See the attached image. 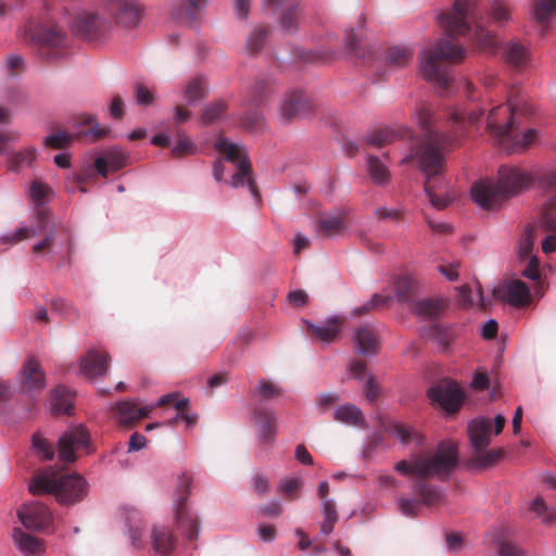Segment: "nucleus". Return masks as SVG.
Here are the masks:
<instances>
[{"label": "nucleus", "mask_w": 556, "mask_h": 556, "mask_svg": "<svg viewBox=\"0 0 556 556\" xmlns=\"http://www.w3.org/2000/svg\"><path fill=\"white\" fill-rule=\"evenodd\" d=\"M458 464L457 445L453 441L441 442L434 451L420 452L413 459H403L395 464L394 469L406 477L417 480L413 484L419 498L399 497L400 511L406 517H415L420 504L432 506L443 498L440 490L428 482L429 478L446 480Z\"/></svg>", "instance_id": "obj_1"}, {"label": "nucleus", "mask_w": 556, "mask_h": 556, "mask_svg": "<svg viewBox=\"0 0 556 556\" xmlns=\"http://www.w3.org/2000/svg\"><path fill=\"white\" fill-rule=\"evenodd\" d=\"M415 118L421 130L420 138L416 141L413 153L403 159V163L417 161L419 168L426 175L425 191L431 204L437 208H444L448 201L435 194V179L443 174L445 166V152L454 142L456 136L443 132L433 124L430 109L422 104Z\"/></svg>", "instance_id": "obj_2"}, {"label": "nucleus", "mask_w": 556, "mask_h": 556, "mask_svg": "<svg viewBox=\"0 0 556 556\" xmlns=\"http://www.w3.org/2000/svg\"><path fill=\"white\" fill-rule=\"evenodd\" d=\"M142 9L137 0H103V11H81L76 14L72 28L74 33L88 41L104 38L112 29L113 22L121 27L131 28L139 25Z\"/></svg>", "instance_id": "obj_3"}, {"label": "nucleus", "mask_w": 556, "mask_h": 556, "mask_svg": "<svg viewBox=\"0 0 556 556\" xmlns=\"http://www.w3.org/2000/svg\"><path fill=\"white\" fill-rule=\"evenodd\" d=\"M522 101L519 98V90L514 87L507 94L506 103L489 109L486 129L494 142L507 153L527 149L536 138L534 129H528L522 134L518 130L514 111L520 108Z\"/></svg>", "instance_id": "obj_4"}, {"label": "nucleus", "mask_w": 556, "mask_h": 556, "mask_svg": "<svg viewBox=\"0 0 556 556\" xmlns=\"http://www.w3.org/2000/svg\"><path fill=\"white\" fill-rule=\"evenodd\" d=\"M439 23L451 38L469 35L483 52L493 53L497 48L495 36L483 27L477 0H456L451 11L439 16Z\"/></svg>", "instance_id": "obj_5"}, {"label": "nucleus", "mask_w": 556, "mask_h": 556, "mask_svg": "<svg viewBox=\"0 0 556 556\" xmlns=\"http://www.w3.org/2000/svg\"><path fill=\"white\" fill-rule=\"evenodd\" d=\"M530 182L531 178L525 170L513 166H502L498 169L496 182L481 180L471 187V198L483 208H494L506 199L521 192Z\"/></svg>", "instance_id": "obj_6"}, {"label": "nucleus", "mask_w": 556, "mask_h": 556, "mask_svg": "<svg viewBox=\"0 0 556 556\" xmlns=\"http://www.w3.org/2000/svg\"><path fill=\"white\" fill-rule=\"evenodd\" d=\"M466 55L467 50L464 47L447 38L439 39L419 54L420 73L427 80L434 81L440 88L447 90L453 78L445 62L460 63Z\"/></svg>", "instance_id": "obj_7"}, {"label": "nucleus", "mask_w": 556, "mask_h": 556, "mask_svg": "<svg viewBox=\"0 0 556 556\" xmlns=\"http://www.w3.org/2000/svg\"><path fill=\"white\" fill-rule=\"evenodd\" d=\"M28 490L33 495L53 494L62 505H74L88 493V483L77 473L60 475L53 470L36 475Z\"/></svg>", "instance_id": "obj_8"}, {"label": "nucleus", "mask_w": 556, "mask_h": 556, "mask_svg": "<svg viewBox=\"0 0 556 556\" xmlns=\"http://www.w3.org/2000/svg\"><path fill=\"white\" fill-rule=\"evenodd\" d=\"M25 40L33 45L40 58L56 61L68 53L70 39L67 33L56 23L47 22L25 30Z\"/></svg>", "instance_id": "obj_9"}, {"label": "nucleus", "mask_w": 556, "mask_h": 556, "mask_svg": "<svg viewBox=\"0 0 556 556\" xmlns=\"http://www.w3.org/2000/svg\"><path fill=\"white\" fill-rule=\"evenodd\" d=\"M215 149L224 153L227 161L237 165V172L231 178V186L240 187L247 185L251 194L258 199L260 192L256 182L252 178V166L244 149L222 137L216 140Z\"/></svg>", "instance_id": "obj_10"}, {"label": "nucleus", "mask_w": 556, "mask_h": 556, "mask_svg": "<svg viewBox=\"0 0 556 556\" xmlns=\"http://www.w3.org/2000/svg\"><path fill=\"white\" fill-rule=\"evenodd\" d=\"M192 477L182 473L178 479L177 504H176V523L181 534L190 542L198 539L199 522L192 517L186 508V503L190 493Z\"/></svg>", "instance_id": "obj_11"}, {"label": "nucleus", "mask_w": 556, "mask_h": 556, "mask_svg": "<svg viewBox=\"0 0 556 556\" xmlns=\"http://www.w3.org/2000/svg\"><path fill=\"white\" fill-rule=\"evenodd\" d=\"M427 394L432 404L439 405L447 414L456 413L465 399L464 390L456 381L448 378L434 383Z\"/></svg>", "instance_id": "obj_12"}, {"label": "nucleus", "mask_w": 556, "mask_h": 556, "mask_svg": "<svg viewBox=\"0 0 556 556\" xmlns=\"http://www.w3.org/2000/svg\"><path fill=\"white\" fill-rule=\"evenodd\" d=\"M88 444V431L83 426L75 427L59 439V457L61 460L72 463L76 459L75 452L87 447Z\"/></svg>", "instance_id": "obj_13"}, {"label": "nucleus", "mask_w": 556, "mask_h": 556, "mask_svg": "<svg viewBox=\"0 0 556 556\" xmlns=\"http://www.w3.org/2000/svg\"><path fill=\"white\" fill-rule=\"evenodd\" d=\"M17 517L23 526L29 530H42L51 522L49 508L40 502L23 505L17 511Z\"/></svg>", "instance_id": "obj_14"}, {"label": "nucleus", "mask_w": 556, "mask_h": 556, "mask_svg": "<svg viewBox=\"0 0 556 556\" xmlns=\"http://www.w3.org/2000/svg\"><path fill=\"white\" fill-rule=\"evenodd\" d=\"M312 110L308 97L302 91L288 93L280 106V118L289 123L295 118L307 115Z\"/></svg>", "instance_id": "obj_15"}, {"label": "nucleus", "mask_w": 556, "mask_h": 556, "mask_svg": "<svg viewBox=\"0 0 556 556\" xmlns=\"http://www.w3.org/2000/svg\"><path fill=\"white\" fill-rule=\"evenodd\" d=\"M206 5V0H173L170 16L179 24L192 25Z\"/></svg>", "instance_id": "obj_16"}, {"label": "nucleus", "mask_w": 556, "mask_h": 556, "mask_svg": "<svg viewBox=\"0 0 556 556\" xmlns=\"http://www.w3.org/2000/svg\"><path fill=\"white\" fill-rule=\"evenodd\" d=\"M110 359L106 352L90 350L80 359V371L89 378L103 376L108 370Z\"/></svg>", "instance_id": "obj_17"}, {"label": "nucleus", "mask_w": 556, "mask_h": 556, "mask_svg": "<svg viewBox=\"0 0 556 556\" xmlns=\"http://www.w3.org/2000/svg\"><path fill=\"white\" fill-rule=\"evenodd\" d=\"M491 426V419L485 417H479L469 422L467 431L475 452H481L490 445Z\"/></svg>", "instance_id": "obj_18"}, {"label": "nucleus", "mask_w": 556, "mask_h": 556, "mask_svg": "<svg viewBox=\"0 0 556 556\" xmlns=\"http://www.w3.org/2000/svg\"><path fill=\"white\" fill-rule=\"evenodd\" d=\"M494 293L510 305L517 307L529 304L531 299L529 287L521 280H513L506 286L496 289Z\"/></svg>", "instance_id": "obj_19"}, {"label": "nucleus", "mask_w": 556, "mask_h": 556, "mask_svg": "<svg viewBox=\"0 0 556 556\" xmlns=\"http://www.w3.org/2000/svg\"><path fill=\"white\" fill-rule=\"evenodd\" d=\"M504 61L515 70H523L531 60V52L527 45L514 39L503 47Z\"/></svg>", "instance_id": "obj_20"}, {"label": "nucleus", "mask_w": 556, "mask_h": 556, "mask_svg": "<svg viewBox=\"0 0 556 556\" xmlns=\"http://www.w3.org/2000/svg\"><path fill=\"white\" fill-rule=\"evenodd\" d=\"M126 154L117 148L103 151L93 162L97 174L106 177L109 172H116L126 165Z\"/></svg>", "instance_id": "obj_21"}, {"label": "nucleus", "mask_w": 556, "mask_h": 556, "mask_svg": "<svg viewBox=\"0 0 556 556\" xmlns=\"http://www.w3.org/2000/svg\"><path fill=\"white\" fill-rule=\"evenodd\" d=\"M353 342L361 355L372 356L379 352L377 333L371 326L359 327L353 337Z\"/></svg>", "instance_id": "obj_22"}, {"label": "nucleus", "mask_w": 556, "mask_h": 556, "mask_svg": "<svg viewBox=\"0 0 556 556\" xmlns=\"http://www.w3.org/2000/svg\"><path fill=\"white\" fill-rule=\"evenodd\" d=\"M114 409L119 422L125 426H131L140 419L148 417L152 410V408L148 406L138 407L137 404L131 401L118 402Z\"/></svg>", "instance_id": "obj_23"}, {"label": "nucleus", "mask_w": 556, "mask_h": 556, "mask_svg": "<svg viewBox=\"0 0 556 556\" xmlns=\"http://www.w3.org/2000/svg\"><path fill=\"white\" fill-rule=\"evenodd\" d=\"M22 386L25 391H40L45 388V374L35 358H29L23 366Z\"/></svg>", "instance_id": "obj_24"}, {"label": "nucleus", "mask_w": 556, "mask_h": 556, "mask_svg": "<svg viewBox=\"0 0 556 556\" xmlns=\"http://www.w3.org/2000/svg\"><path fill=\"white\" fill-rule=\"evenodd\" d=\"M421 337L435 342L443 351H447L455 339V332L452 327L433 324L421 330Z\"/></svg>", "instance_id": "obj_25"}, {"label": "nucleus", "mask_w": 556, "mask_h": 556, "mask_svg": "<svg viewBox=\"0 0 556 556\" xmlns=\"http://www.w3.org/2000/svg\"><path fill=\"white\" fill-rule=\"evenodd\" d=\"M12 538L16 547L26 556L39 555L43 551V541L37 539L20 528H14Z\"/></svg>", "instance_id": "obj_26"}, {"label": "nucleus", "mask_w": 556, "mask_h": 556, "mask_svg": "<svg viewBox=\"0 0 556 556\" xmlns=\"http://www.w3.org/2000/svg\"><path fill=\"white\" fill-rule=\"evenodd\" d=\"M445 308L443 300L421 299L413 303V313L422 319L438 318Z\"/></svg>", "instance_id": "obj_27"}, {"label": "nucleus", "mask_w": 556, "mask_h": 556, "mask_svg": "<svg viewBox=\"0 0 556 556\" xmlns=\"http://www.w3.org/2000/svg\"><path fill=\"white\" fill-rule=\"evenodd\" d=\"M210 86L206 77L197 75L189 79L184 88V97L189 104L203 100L207 97Z\"/></svg>", "instance_id": "obj_28"}, {"label": "nucleus", "mask_w": 556, "mask_h": 556, "mask_svg": "<svg viewBox=\"0 0 556 556\" xmlns=\"http://www.w3.org/2000/svg\"><path fill=\"white\" fill-rule=\"evenodd\" d=\"M73 392L65 387H58L51 395V409L53 414L71 415L73 413Z\"/></svg>", "instance_id": "obj_29"}, {"label": "nucleus", "mask_w": 556, "mask_h": 556, "mask_svg": "<svg viewBox=\"0 0 556 556\" xmlns=\"http://www.w3.org/2000/svg\"><path fill=\"white\" fill-rule=\"evenodd\" d=\"M255 420L261 429V440L269 442L275 438L277 432V418L271 410L256 409Z\"/></svg>", "instance_id": "obj_30"}, {"label": "nucleus", "mask_w": 556, "mask_h": 556, "mask_svg": "<svg viewBox=\"0 0 556 556\" xmlns=\"http://www.w3.org/2000/svg\"><path fill=\"white\" fill-rule=\"evenodd\" d=\"M484 114V109L475 105L467 110H455L451 113V121L457 130L464 129L467 125H476Z\"/></svg>", "instance_id": "obj_31"}, {"label": "nucleus", "mask_w": 556, "mask_h": 556, "mask_svg": "<svg viewBox=\"0 0 556 556\" xmlns=\"http://www.w3.org/2000/svg\"><path fill=\"white\" fill-rule=\"evenodd\" d=\"M340 329L341 321L338 318H331L319 326L308 324V331L324 343L333 342L338 337Z\"/></svg>", "instance_id": "obj_32"}, {"label": "nucleus", "mask_w": 556, "mask_h": 556, "mask_svg": "<svg viewBox=\"0 0 556 556\" xmlns=\"http://www.w3.org/2000/svg\"><path fill=\"white\" fill-rule=\"evenodd\" d=\"M48 227V214L45 211L38 212V228L34 227H21L16 229L12 236H5L1 238L2 242L16 243L24 239L36 236L38 232L43 231Z\"/></svg>", "instance_id": "obj_33"}, {"label": "nucleus", "mask_w": 556, "mask_h": 556, "mask_svg": "<svg viewBox=\"0 0 556 556\" xmlns=\"http://www.w3.org/2000/svg\"><path fill=\"white\" fill-rule=\"evenodd\" d=\"M79 124L81 126H90L87 131H80L78 136L89 138L91 142H96L109 136L111 129L108 126H101L97 122V117L91 114H84L79 116Z\"/></svg>", "instance_id": "obj_34"}, {"label": "nucleus", "mask_w": 556, "mask_h": 556, "mask_svg": "<svg viewBox=\"0 0 556 556\" xmlns=\"http://www.w3.org/2000/svg\"><path fill=\"white\" fill-rule=\"evenodd\" d=\"M532 17L540 25L546 26L556 17V0H534Z\"/></svg>", "instance_id": "obj_35"}, {"label": "nucleus", "mask_w": 556, "mask_h": 556, "mask_svg": "<svg viewBox=\"0 0 556 556\" xmlns=\"http://www.w3.org/2000/svg\"><path fill=\"white\" fill-rule=\"evenodd\" d=\"M388 431L390 434L395 435L404 445L415 442L417 446H420L425 441L424 437L413 427L400 422L391 424Z\"/></svg>", "instance_id": "obj_36"}, {"label": "nucleus", "mask_w": 556, "mask_h": 556, "mask_svg": "<svg viewBox=\"0 0 556 556\" xmlns=\"http://www.w3.org/2000/svg\"><path fill=\"white\" fill-rule=\"evenodd\" d=\"M406 134H408L407 130H405V132H400L391 128H380L375 129L370 134H368L366 141L370 146L381 148L383 146L394 142L395 140L402 138Z\"/></svg>", "instance_id": "obj_37"}, {"label": "nucleus", "mask_w": 556, "mask_h": 556, "mask_svg": "<svg viewBox=\"0 0 556 556\" xmlns=\"http://www.w3.org/2000/svg\"><path fill=\"white\" fill-rule=\"evenodd\" d=\"M345 215L339 213L337 215H326L318 219V229L326 237H334L345 229Z\"/></svg>", "instance_id": "obj_38"}, {"label": "nucleus", "mask_w": 556, "mask_h": 556, "mask_svg": "<svg viewBox=\"0 0 556 556\" xmlns=\"http://www.w3.org/2000/svg\"><path fill=\"white\" fill-rule=\"evenodd\" d=\"M176 539L165 528H155L152 532L153 548L161 554L168 555L175 547Z\"/></svg>", "instance_id": "obj_39"}, {"label": "nucleus", "mask_w": 556, "mask_h": 556, "mask_svg": "<svg viewBox=\"0 0 556 556\" xmlns=\"http://www.w3.org/2000/svg\"><path fill=\"white\" fill-rule=\"evenodd\" d=\"M414 51L408 47L394 46L388 49L386 62L389 66L404 67L413 60Z\"/></svg>", "instance_id": "obj_40"}, {"label": "nucleus", "mask_w": 556, "mask_h": 556, "mask_svg": "<svg viewBox=\"0 0 556 556\" xmlns=\"http://www.w3.org/2000/svg\"><path fill=\"white\" fill-rule=\"evenodd\" d=\"M334 419L351 426H362L365 422L362 410L353 404L338 407L334 412Z\"/></svg>", "instance_id": "obj_41"}, {"label": "nucleus", "mask_w": 556, "mask_h": 556, "mask_svg": "<svg viewBox=\"0 0 556 556\" xmlns=\"http://www.w3.org/2000/svg\"><path fill=\"white\" fill-rule=\"evenodd\" d=\"M321 515L323 521L320 522V532L323 536L329 535L336 523L338 522L339 516L333 501H325L321 503Z\"/></svg>", "instance_id": "obj_42"}, {"label": "nucleus", "mask_w": 556, "mask_h": 556, "mask_svg": "<svg viewBox=\"0 0 556 556\" xmlns=\"http://www.w3.org/2000/svg\"><path fill=\"white\" fill-rule=\"evenodd\" d=\"M504 455L503 450H482L476 452V455L469 460V467L471 468H489L498 463Z\"/></svg>", "instance_id": "obj_43"}, {"label": "nucleus", "mask_w": 556, "mask_h": 556, "mask_svg": "<svg viewBox=\"0 0 556 556\" xmlns=\"http://www.w3.org/2000/svg\"><path fill=\"white\" fill-rule=\"evenodd\" d=\"M65 228L61 224H53L48 228L45 238L31 247V251L35 254H46L52 250V247L56 240V236L64 232Z\"/></svg>", "instance_id": "obj_44"}, {"label": "nucleus", "mask_w": 556, "mask_h": 556, "mask_svg": "<svg viewBox=\"0 0 556 556\" xmlns=\"http://www.w3.org/2000/svg\"><path fill=\"white\" fill-rule=\"evenodd\" d=\"M227 110L228 104L224 100L211 102L203 108L201 121L204 125H211L223 118Z\"/></svg>", "instance_id": "obj_45"}, {"label": "nucleus", "mask_w": 556, "mask_h": 556, "mask_svg": "<svg viewBox=\"0 0 556 556\" xmlns=\"http://www.w3.org/2000/svg\"><path fill=\"white\" fill-rule=\"evenodd\" d=\"M368 172L372 181L377 185H386L390 180L388 167L378 156L370 155L367 159Z\"/></svg>", "instance_id": "obj_46"}, {"label": "nucleus", "mask_w": 556, "mask_h": 556, "mask_svg": "<svg viewBox=\"0 0 556 556\" xmlns=\"http://www.w3.org/2000/svg\"><path fill=\"white\" fill-rule=\"evenodd\" d=\"M301 9L299 4H290L280 15V26L286 33H294L298 29L301 20Z\"/></svg>", "instance_id": "obj_47"}, {"label": "nucleus", "mask_w": 556, "mask_h": 556, "mask_svg": "<svg viewBox=\"0 0 556 556\" xmlns=\"http://www.w3.org/2000/svg\"><path fill=\"white\" fill-rule=\"evenodd\" d=\"M458 302L465 307L473 306L476 303L483 309L486 307L480 286L477 287L476 292H473L469 286L460 287L458 289Z\"/></svg>", "instance_id": "obj_48"}, {"label": "nucleus", "mask_w": 556, "mask_h": 556, "mask_svg": "<svg viewBox=\"0 0 556 556\" xmlns=\"http://www.w3.org/2000/svg\"><path fill=\"white\" fill-rule=\"evenodd\" d=\"M396 298L400 302H408L415 292L416 282L407 275L399 276L394 282Z\"/></svg>", "instance_id": "obj_49"}, {"label": "nucleus", "mask_w": 556, "mask_h": 556, "mask_svg": "<svg viewBox=\"0 0 556 556\" xmlns=\"http://www.w3.org/2000/svg\"><path fill=\"white\" fill-rule=\"evenodd\" d=\"M269 34V28L265 25L256 26L253 31L250 34L247 40V49L251 53H257L264 47V43Z\"/></svg>", "instance_id": "obj_50"}, {"label": "nucleus", "mask_w": 556, "mask_h": 556, "mask_svg": "<svg viewBox=\"0 0 556 556\" xmlns=\"http://www.w3.org/2000/svg\"><path fill=\"white\" fill-rule=\"evenodd\" d=\"M198 148L193 141L185 136L182 132L177 131V142L172 149V155L174 157H184L192 155L197 152Z\"/></svg>", "instance_id": "obj_51"}, {"label": "nucleus", "mask_w": 556, "mask_h": 556, "mask_svg": "<svg viewBox=\"0 0 556 556\" xmlns=\"http://www.w3.org/2000/svg\"><path fill=\"white\" fill-rule=\"evenodd\" d=\"M36 155L37 152L34 148L12 153L9 159L10 168L12 170H17L22 166H30L35 162Z\"/></svg>", "instance_id": "obj_52"}, {"label": "nucleus", "mask_w": 556, "mask_h": 556, "mask_svg": "<svg viewBox=\"0 0 556 556\" xmlns=\"http://www.w3.org/2000/svg\"><path fill=\"white\" fill-rule=\"evenodd\" d=\"M533 242H534V229L532 227H527L523 235L521 236L518 247H517V253L520 258L527 260L533 256L532 249H533Z\"/></svg>", "instance_id": "obj_53"}, {"label": "nucleus", "mask_w": 556, "mask_h": 556, "mask_svg": "<svg viewBox=\"0 0 556 556\" xmlns=\"http://www.w3.org/2000/svg\"><path fill=\"white\" fill-rule=\"evenodd\" d=\"M31 444L33 448L37 452L38 455H41L43 459L53 458V446L40 433L33 434Z\"/></svg>", "instance_id": "obj_54"}, {"label": "nucleus", "mask_w": 556, "mask_h": 556, "mask_svg": "<svg viewBox=\"0 0 556 556\" xmlns=\"http://www.w3.org/2000/svg\"><path fill=\"white\" fill-rule=\"evenodd\" d=\"M241 123L247 130L255 132L263 129L265 119L258 111H248Z\"/></svg>", "instance_id": "obj_55"}, {"label": "nucleus", "mask_w": 556, "mask_h": 556, "mask_svg": "<svg viewBox=\"0 0 556 556\" xmlns=\"http://www.w3.org/2000/svg\"><path fill=\"white\" fill-rule=\"evenodd\" d=\"M490 15L495 23L501 25L510 18V8L504 1L496 0L491 4Z\"/></svg>", "instance_id": "obj_56"}, {"label": "nucleus", "mask_w": 556, "mask_h": 556, "mask_svg": "<svg viewBox=\"0 0 556 556\" xmlns=\"http://www.w3.org/2000/svg\"><path fill=\"white\" fill-rule=\"evenodd\" d=\"M189 400L187 397H178V393H168L161 396L157 401V406L173 405L177 412L187 410L189 407Z\"/></svg>", "instance_id": "obj_57"}, {"label": "nucleus", "mask_w": 556, "mask_h": 556, "mask_svg": "<svg viewBox=\"0 0 556 556\" xmlns=\"http://www.w3.org/2000/svg\"><path fill=\"white\" fill-rule=\"evenodd\" d=\"M270 92L271 88L265 80L260 79L255 81V84L252 87L251 104L253 106H257L262 101L267 99Z\"/></svg>", "instance_id": "obj_58"}, {"label": "nucleus", "mask_w": 556, "mask_h": 556, "mask_svg": "<svg viewBox=\"0 0 556 556\" xmlns=\"http://www.w3.org/2000/svg\"><path fill=\"white\" fill-rule=\"evenodd\" d=\"M51 193V188L39 180L33 181L29 188V195L36 204H41Z\"/></svg>", "instance_id": "obj_59"}, {"label": "nucleus", "mask_w": 556, "mask_h": 556, "mask_svg": "<svg viewBox=\"0 0 556 556\" xmlns=\"http://www.w3.org/2000/svg\"><path fill=\"white\" fill-rule=\"evenodd\" d=\"M256 392L263 400H271L275 397H279L282 394L280 388L274 384L271 381L262 379L256 388Z\"/></svg>", "instance_id": "obj_60"}, {"label": "nucleus", "mask_w": 556, "mask_h": 556, "mask_svg": "<svg viewBox=\"0 0 556 556\" xmlns=\"http://www.w3.org/2000/svg\"><path fill=\"white\" fill-rule=\"evenodd\" d=\"M73 141V136L66 131H58L45 138V144L52 149H63Z\"/></svg>", "instance_id": "obj_61"}, {"label": "nucleus", "mask_w": 556, "mask_h": 556, "mask_svg": "<svg viewBox=\"0 0 556 556\" xmlns=\"http://www.w3.org/2000/svg\"><path fill=\"white\" fill-rule=\"evenodd\" d=\"M52 306L55 311L61 312L64 318L71 323H76L80 317L79 311L75 306L66 304L63 300L53 301Z\"/></svg>", "instance_id": "obj_62"}, {"label": "nucleus", "mask_w": 556, "mask_h": 556, "mask_svg": "<svg viewBox=\"0 0 556 556\" xmlns=\"http://www.w3.org/2000/svg\"><path fill=\"white\" fill-rule=\"evenodd\" d=\"M134 92L139 105H150L154 102V94L141 83H136L134 85Z\"/></svg>", "instance_id": "obj_63"}, {"label": "nucleus", "mask_w": 556, "mask_h": 556, "mask_svg": "<svg viewBox=\"0 0 556 556\" xmlns=\"http://www.w3.org/2000/svg\"><path fill=\"white\" fill-rule=\"evenodd\" d=\"M346 49L350 54L354 55L355 58L365 60L367 58V53L369 54V51H367L361 43L357 41V38L355 34L350 33L346 37Z\"/></svg>", "instance_id": "obj_64"}]
</instances>
